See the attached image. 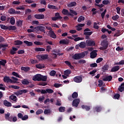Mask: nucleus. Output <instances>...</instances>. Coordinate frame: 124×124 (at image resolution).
<instances>
[{"label":"nucleus","instance_id":"nucleus-1","mask_svg":"<svg viewBox=\"0 0 124 124\" xmlns=\"http://www.w3.org/2000/svg\"><path fill=\"white\" fill-rule=\"evenodd\" d=\"M85 53L82 52L81 53H76L74 54L72 58L74 60H81V59H83V58L85 57Z\"/></svg>","mask_w":124,"mask_h":124},{"label":"nucleus","instance_id":"nucleus-2","mask_svg":"<svg viewBox=\"0 0 124 124\" xmlns=\"http://www.w3.org/2000/svg\"><path fill=\"white\" fill-rule=\"evenodd\" d=\"M109 44L108 43V41L106 40H104L103 41H102L101 45V46H103L101 47V50H106L107 48L108 47V45Z\"/></svg>","mask_w":124,"mask_h":124},{"label":"nucleus","instance_id":"nucleus-3","mask_svg":"<svg viewBox=\"0 0 124 124\" xmlns=\"http://www.w3.org/2000/svg\"><path fill=\"white\" fill-rule=\"evenodd\" d=\"M3 82H4V83H10L11 84H14V83H16V81H13L10 78H9V77L7 76L4 77Z\"/></svg>","mask_w":124,"mask_h":124},{"label":"nucleus","instance_id":"nucleus-4","mask_svg":"<svg viewBox=\"0 0 124 124\" xmlns=\"http://www.w3.org/2000/svg\"><path fill=\"white\" fill-rule=\"evenodd\" d=\"M62 17L60 15V13H56L54 17H51V20L52 21H57V20H62Z\"/></svg>","mask_w":124,"mask_h":124},{"label":"nucleus","instance_id":"nucleus-5","mask_svg":"<svg viewBox=\"0 0 124 124\" xmlns=\"http://www.w3.org/2000/svg\"><path fill=\"white\" fill-rule=\"evenodd\" d=\"M34 30H35V31H41V32H44V33H46L45 31V27L43 26H39L34 27Z\"/></svg>","mask_w":124,"mask_h":124},{"label":"nucleus","instance_id":"nucleus-6","mask_svg":"<svg viewBox=\"0 0 124 124\" xmlns=\"http://www.w3.org/2000/svg\"><path fill=\"white\" fill-rule=\"evenodd\" d=\"M9 14H11L12 15H14V14H21L20 11H15L13 8H11L9 10Z\"/></svg>","mask_w":124,"mask_h":124},{"label":"nucleus","instance_id":"nucleus-7","mask_svg":"<svg viewBox=\"0 0 124 124\" xmlns=\"http://www.w3.org/2000/svg\"><path fill=\"white\" fill-rule=\"evenodd\" d=\"M97 50L95 49L92 51L90 53V58L91 59H94L97 56Z\"/></svg>","mask_w":124,"mask_h":124},{"label":"nucleus","instance_id":"nucleus-8","mask_svg":"<svg viewBox=\"0 0 124 124\" xmlns=\"http://www.w3.org/2000/svg\"><path fill=\"white\" fill-rule=\"evenodd\" d=\"M41 79V74H36L34 75L32 78L33 81H40Z\"/></svg>","mask_w":124,"mask_h":124},{"label":"nucleus","instance_id":"nucleus-9","mask_svg":"<svg viewBox=\"0 0 124 124\" xmlns=\"http://www.w3.org/2000/svg\"><path fill=\"white\" fill-rule=\"evenodd\" d=\"M73 80L76 83H81L83 81V78L80 76H76L74 78Z\"/></svg>","mask_w":124,"mask_h":124},{"label":"nucleus","instance_id":"nucleus-10","mask_svg":"<svg viewBox=\"0 0 124 124\" xmlns=\"http://www.w3.org/2000/svg\"><path fill=\"white\" fill-rule=\"evenodd\" d=\"M79 103H80V99H75L73 101L72 105L75 107H78V106L79 105Z\"/></svg>","mask_w":124,"mask_h":124},{"label":"nucleus","instance_id":"nucleus-11","mask_svg":"<svg viewBox=\"0 0 124 124\" xmlns=\"http://www.w3.org/2000/svg\"><path fill=\"white\" fill-rule=\"evenodd\" d=\"M45 17L44 15L36 14L34 15L35 19H38V20H42V19H44Z\"/></svg>","mask_w":124,"mask_h":124},{"label":"nucleus","instance_id":"nucleus-12","mask_svg":"<svg viewBox=\"0 0 124 124\" xmlns=\"http://www.w3.org/2000/svg\"><path fill=\"white\" fill-rule=\"evenodd\" d=\"M86 45L87 46H94L95 45V42L93 41H86Z\"/></svg>","mask_w":124,"mask_h":124},{"label":"nucleus","instance_id":"nucleus-13","mask_svg":"<svg viewBox=\"0 0 124 124\" xmlns=\"http://www.w3.org/2000/svg\"><path fill=\"white\" fill-rule=\"evenodd\" d=\"M16 51H18V48L13 46L12 48L10 50V53L11 55H15Z\"/></svg>","mask_w":124,"mask_h":124},{"label":"nucleus","instance_id":"nucleus-14","mask_svg":"<svg viewBox=\"0 0 124 124\" xmlns=\"http://www.w3.org/2000/svg\"><path fill=\"white\" fill-rule=\"evenodd\" d=\"M48 34L50 37L52 38H57V35L55 34V32L54 31H48Z\"/></svg>","mask_w":124,"mask_h":124},{"label":"nucleus","instance_id":"nucleus-15","mask_svg":"<svg viewBox=\"0 0 124 124\" xmlns=\"http://www.w3.org/2000/svg\"><path fill=\"white\" fill-rule=\"evenodd\" d=\"M112 79H113V77H112V76H108L103 78V80L105 82H106L107 81H108V82H110V81H111Z\"/></svg>","mask_w":124,"mask_h":124},{"label":"nucleus","instance_id":"nucleus-16","mask_svg":"<svg viewBox=\"0 0 124 124\" xmlns=\"http://www.w3.org/2000/svg\"><path fill=\"white\" fill-rule=\"evenodd\" d=\"M3 104L5 106H6L7 107H11L12 106V104L7 101V100H4L3 101Z\"/></svg>","mask_w":124,"mask_h":124},{"label":"nucleus","instance_id":"nucleus-17","mask_svg":"<svg viewBox=\"0 0 124 124\" xmlns=\"http://www.w3.org/2000/svg\"><path fill=\"white\" fill-rule=\"evenodd\" d=\"M119 69L120 66H115L111 68L110 72H116V71H118Z\"/></svg>","mask_w":124,"mask_h":124},{"label":"nucleus","instance_id":"nucleus-18","mask_svg":"<svg viewBox=\"0 0 124 124\" xmlns=\"http://www.w3.org/2000/svg\"><path fill=\"white\" fill-rule=\"evenodd\" d=\"M21 70H23V71H25V72H28V71H30V70H31V67L29 66H22L21 67Z\"/></svg>","mask_w":124,"mask_h":124},{"label":"nucleus","instance_id":"nucleus-19","mask_svg":"<svg viewBox=\"0 0 124 124\" xmlns=\"http://www.w3.org/2000/svg\"><path fill=\"white\" fill-rule=\"evenodd\" d=\"M71 73H72V72L70 70H66L64 71V75L67 77L69 76V74H71Z\"/></svg>","mask_w":124,"mask_h":124},{"label":"nucleus","instance_id":"nucleus-20","mask_svg":"<svg viewBox=\"0 0 124 124\" xmlns=\"http://www.w3.org/2000/svg\"><path fill=\"white\" fill-rule=\"evenodd\" d=\"M21 83L23 85H29L30 84V81L27 79H24L21 80Z\"/></svg>","mask_w":124,"mask_h":124},{"label":"nucleus","instance_id":"nucleus-21","mask_svg":"<svg viewBox=\"0 0 124 124\" xmlns=\"http://www.w3.org/2000/svg\"><path fill=\"white\" fill-rule=\"evenodd\" d=\"M35 51L36 52H44V51H45V48L41 47H36L35 48Z\"/></svg>","mask_w":124,"mask_h":124},{"label":"nucleus","instance_id":"nucleus-22","mask_svg":"<svg viewBox=\"0 0 124 124\" xmlns=\"http://www.w3.org/2000/svg\"><path fill=\"white\" fill-rule=\"evenodd\" d=\"M8 30L9 31H16L17 28L15 26H8Z\"/></svg>","mask_w":124,"mask_h":124},{"label":"nucleus","instance_id":"nucleus-23","mask_svg":"<svg viewBox=\"0 0 124 124\" xmlns=\"http://www.w3.org/2000/svg\"><path fill=\"white\" fill-rule=\"evenodd\" d=\"M79 47L83 49V48L86 47V43H85V42H80L79 45Z\"/></svg>","mask_w":124,"mask_h":124},{"label":"nucleus","instance_id":"nucleus-24","mask_svg":"<svg viewBox=\"0 0 124 124\" xmlns=\"http://www.w3.org/2000/svg\"><path fill=\"white\" fill-rule=\"evenodd\" d=\"M8 88H9V89H15V90H19V89H20V87L16 85H9Z\"/></svg>","mask_w":124,"mask_h":124},{"label":"nucleus","instance_id":"nucleus-25","mask_svg":"<svg viewBox=\"0 0 124 124\" xmlns=\"http://www.w3.org/2000/svg\"><path fill=\"white\" fill-rule=\"evenodd\" d=\"M81 108L86 109V111H90V110H91V107L88 106L82 105Z\"/></svg>","mask_w":124,"mask_h":124},{"label":"nucleus","instance_id":"nucleus-26","mask_svg":"<svg viewBox=\"0 0 124 124\" xmlns=\"http://www.w3.org/2000/svg\"><path fill=\"white\" fill-rule=\"evenodd\" d=\"M24 43H25V44H26L27 46H32L33 45V43L31 42H29L28 41H24Z\"/></svg>","mask_w":124,"mask_h":124},{"label":"nucleus","instance_id":"nucleus-27","mask_svg":"<svg viewBox=\"0 0 124 124\" xmlns=\"http://www.w3.org/2000/svg\"><path fill=\"white\" fill-rule=\"evenodd\" d=\"M40 81L46 82V81H47V76L41 75Z\"/></svg>","mask_w":124,"mask_h":124},{"label":"nucleus","instance_id":"nucleus-28","mask_svg":"<svg viewBox=\"0 0 124 124\" xmlns=\"http://www.w3.org/2000/svg\"><path fill=\"white\" fill-rule=\"evenodd\" d=\"M7 62L5 60H2L1 61H0V65H2V66H5V64H6V63Z\"/></svg>","mask_w":124,"mask_h":124},{"label":"nucleus","instance_id":"nucleus-29","mask_svg":"<svg viewBox=\"0 0 124 124\" xmlns=\"http://www.w3.org/2000/svg\"><path fill=\"white\" fill-rule=\"evenodd\" d=\"M36 68H38V69H42V68H44L45 66L42 64H37L35 65Z\"/></svg>","mask_w":124,"mask_h":124},{"label":"nucleus","instance_id":"nucleus-30","mask_svg":"<svg viewBox=\"0 0 124 124\" xmlns=\"http://www.w3.org/2000/svg\"><path fill=\"white\" fill-rule=\"evenodd\" d=\"M60 44H64L65 45H67L69 42L66 41L65 40H60L59 42Z\"/></svg>","mask_w":124,"mask_h":124},{"label":"nucleus","instance_id":"nucleus-31","mask_svg":"<svg viewBox=\"0 0 124 124\" xmlns=\"http://www.w3.org/2000/svg\"><path fill=\"white\" fill-rule=\"evenodd\" d=\"M10 99L13 100V101L17 102V97L16 95H11L10 96Z\"/></svg>","mask_w":124,"mask_h":124},{"label":"nucleus","instance_id":"nucleus-32","mask_svg":"<svg viewBox=\"0 0 124 124\" xmlns=\"http://www.w3.org/2000/svg\"><path fill=\"white\" fill-rule=\"evenodd\" d=\"M82 21H85V17L81 16H80L78 19V22H79V23L81 22Z\"/></svg>","mask_w":124,"mask_h":124},{"label":"nucleus","instance_id":"nucleus-33","mask_svg":"<svg viewBox=\"0 0 124 124\" xmlns=\"http://www.w3.org/2000/svg\"><path fill=\"white\" fill-rule=\"evenodd\" d=\"M111 3V1L109 0H104L102 1L103 4H104L105 5H107V4H109Z\"/></svg>","mask_w":124,"mask_h":124},{"label":"nucleus","instance_id":"nucleus-34","mask_svg":"<svg viewBox=\"0 0 124 124\" xmlns=\"http://www.w3.org/2000/svg\"><path fill=\"white\" fill-rule=\"evenodd\" d=\"M72 96L74 99L77 98L78 97V93L77 92H74L72 94Z\"/></svg>","mask_w":124,"mask_h":124},{"label":"nucleus","instance_id":"nucleus-35","mask_svg":"<svg viewBox=\"0 0 124 124\" xmlns=\"http://www.w3.org/2000/svg\"><path fill=\"white\" fill-rule=\"evenodd\" d=\"M15 45H22L23 44V42L20 40L15 41Z\"/></svg>","mask_w":124,"mask_h":124},{"label":"nucleus","instance_id":"nucleus-36","mask_svg":"<svg viewBox=\"0 0 124 124\" xmlns=\"http://www.w3.org/2000/svg\"><path fill=\"white\" fill-rule=\"evenodd\" d=\"M62 13L63 15H68L69 12H68V10L63 9L62 11Z\"/></svg>","mask_w":124,"mask_h":124},{"label":"nucleus","instance_id":"nucleus-37","mask_svg":"<svg viewBox=\"0 0 124 124\" xmlns=\"http://www.w3.org/2000/svg\"><path fill=\"white\" fill-rule=\"evenodd\" d=\"M76 6V2H72L68 5V7H73V6Z\"/></svg>","mask_w":124,"mask_h":124},{"label":"nucleus","instance_id":"nucleus-38","mask_svg":"<svg viewBox=\"0 0 124 124\" xmlns=\"http://www.w3.org/2000/svg\"><path fill=\"white\" fill-rule=\"evenodd\" d=\"M10 22L11 25H15V18L13 17H11Z\"/></svg>","mask_w":124,"mask_h":124},{"label":"nucleus","instance_id":"nucleus-39","mask_svg":"<svg viewBox=\"0 0 124 124\" xmlns=\"http://www.w3.org/2000/svg\"><path fill=\"white\" fill-rule=\"evenodd\" d=\"M0 28L2 30H8V27L3 24L0 25Z\"/></svg>","mask_w":124,"mask_h":124},{"label":"nucleus","instance_id":"nucleus-40","mask_svg":"<svg viewBox=\"0 0 124 124\" xmlns=\"http://www.w3.org/2000/svg\"><path fill=\"white\" fill-rule=\"evenodd\" d=\"M59 112H63L65 111V108L64 107H60L59 108Z\"/></svg>","mask_w":124,"mask_h":124},{"label":"nucleus","instance_id":"nucleus-41","mask_svg":"<svg viewBox=\"0 0 124 124\" xmlns=\"http://www.w3.org/2000/svg\"><path fill=\"white\" fill-rule=\"evenodd\" d=\"M12 75H13V76L17 77V78H21V76L19 75V74L16 72H13Z\"/></svg>","mask_w":124,"mask_h":124},{"label":"nucleus","instance_id":"nucleus-42","mask_svg":"<svg viewBox=\"0 0 124 124\" xmlns=\"http://www.w3.org/2000/svg\"><path fill=\"white\" fill-rule=\"evenodd\" d=\"M47 7L49 8V9H57V7L53 5L48 4Z\"/></svg>","mask_w":124,"mask_h":124},{"label":"nucleus","instance_id":"nucleus-43","mask_svg":"<svg viewBox=\"0 0 124 124\" xmlns=\"http://www.w3.org/2000/svg\"><path fill=\"white\" fill-rule=\"evenodd\" d=\"M119 18H120V16L118 15H116L112 17V19L113 20V21H117Z\"/></svg>","mask_w":124,"mask_h":124},{"label":"nucleus","instance_id":"nucleus-44","mask_svg":"<svg viewBox=\"0 0 124 124\" xmlns=\"http://www.w3.org/2000/svg\"><path fill=\"white\" fill-rule=\"evenodd\" d=\"M56 73H57V72L55 70H52L50 73H49V75L50 76L54 77L55 75H56Z\"/></svg>","mask_w":124,"mask_h":124},{"label":"nucleus","instance_id":"nucleus-45","mask_svg":"<svg viewBox=\"0 0 124 124\" xmlns=\"http://www.w3.org/2000/svg\"><path fill=\"white\" fill-rule=\"evenodd\" d=\"M93 28L95 29V30H98L99 29V26L97 25V23L94 22L93 23Z\"/></svg>","mask_w":124,"mask_h":124},{"label":"nucleus","instance_id":"nucleus-46","mask_svg":"<svg viewBox=\"0 0 124 124\" xmlns=\"http://www.w3.org/2000/svg\"><path fill=\"white\" fill-rule=\"evenodd\" d=\"M6 47H8V45L6 44H0V48H6Z\"/></svg>","mask_w":124,"mask_h":124},{"label":"nucleus","instance_id":"nucleus-47","mask_svg":"<svg viewBox=\"0 0 124 124\" xmlns=\"http://www.w3.org/2000/svg\"><path fill=\"white\" fill-rule=\"evenodd\" d=\"M102 109V108H101V107L97 106L95 108V110L96 111V112H100Z\"/></svg>","mask_w":124,"mask_h":124},{"label":"nucleus","instance_id":"nucleus-48","mask_svg":"<svg viewBox=\"0 0 124 124\" xmlns=\"http://www.w3.org/2000/svg\"><path fill=\"white\" fill-rule=\"evenodd\" d=\"M107 12V10L106 9H105L104 12L101 14V16L102 19L104 18V17L105 16V14H106V12Z\"/></svg>","mask_w":124,"mask_h":124},{"label":"nucleus","instance_id":"nucleus-49","mask_svg":"<svg viewBox=\"0 0 124 124\" xmlns=\"http://www.w3.org/2000/svg\"><path fill=\"white\" fill-rule=\"evenodd\" d=\"M120 95L119 93H117L114 95L113 98L114 99H119L120 98Z\"/></svg>","mask_w":124,"mask_h":124},{"label":"nucleus","instance_id":"nucleus-50","mask_svg":"<svg viewBox=\"0 0 124 124\" xmlns=\"http://www.w3.org/2000/svg\"><path fill=\"white\" fill-rule=\"evenodd\" d=\"M54 93V90L51 89H46V93Z\"/></svg>","mask_w":124,"mask_h":124},{"label":"nucleus","instance_id":"nucleus-51","mask_svg":"<svg viewBox=\"0 0 124 124\" xmlns=\"http://www.w3.org/2000/svg\"><path fill=\"white\" fill-rule=\"evenodd\" d=\"M48 59V54L42 55V60H47Z\"/></svg>","mask_w":124,"mask_h":124},{"label":"nucleus","instance_id":"nucleus-52","mask_svg":"<svg viewBox=\"0 0 124 124\" xmlns=\"http://www.w3.org/2000/svg\"><path fill=\"white\" fill-rule=\"evenodd\" d=\"M42 113H43V110L38 109V110L36 111V115H40V114H42Z\"/></svg>","mask_w":124,"mask_h":124},{"label":"nucleus","instance_id":"nucleus-53","mask_svg":"<svg viewBox=\"0 0 124 124\" xmlns=\"http://www.w3.org/2000/svg\"><path fill=\"white\" fill-rule=\"evenodd\" d=\"M93 31H90V32H84V35H87L90 36V35H92L93 34Z\"/></svg>","mask_w":124,"mask_h":124},{"label":"nucleus","instance_id":"nucleus-54","mask_svg":"<svg viewBox=\"0 0 124 124\" xmlns=\"http://www.w3.org/2000/svg\"><path fill=\"white\" fill-rule=\"evenodd\" d=\"M44 113L45 114H51V109H45Z\"/></svg>","mask_w":124,"mask_h":124},{"label":"nucleus","instance_id":"nucleus-55","mask_svg":"<svg viewBox=\"0 0 124 124\" xmlns=\"http://www.w3.org/2000/svg\"><path fill=\"white\" fill-rule=\"evenodd\" d=\"M29 119V116L28 115H25L22 117V119H21L22 121H27Z\"/></svg>","mask_w":124,"mask_h":124},{"label":"nucleus","instance_id":"nucleus-56","mask_svg":"<svg viewBox=\"0 0 124 124\" xmlns=\"http://www.w3.org/2000/svg\"><path fill=\"white\" fill-rule=\"evenodd\" d=\"M38 11L40 13H42V12H44L46 11V9L45 8H41V9H38Z\"/></svg>","mask_w":124,"mask_h":124},{"label":"nucleus","instance_id":"nucleus-57","mask_svg":"<svg viewBox=\"0 0 124 124\" xmlns=\"http://www.w3.org/2000/svg\"><path fill=\"white\" fill-rule=\"evenodd\" d=\"M118 90L119 91V92H120L121 93H123V92H124V86H122L121 85L119 87V88H118Z\"/></svg>","mask_w":124,"mask_h":124},{"label":"nucleus","instance_id":"nucleus-58","mask_svg":"<svg viewBox=\"0 0 124 124\" xmlns=\"http://www.w3.org/2000/svg\"><path fill=\"white\" fill-rule=\"evenodd\" d=\"M103 61V58H99L97 59L96 62L97 63H99L100 62H101Z\"/></svg>","mask_w":124,"mask_h":124},{"label":"nucleus","instance_id":"nucleus-59","mask_svg":"<svg viewBox=\"0 0 124 124\" xmlns=\"http://www.w3.org/2000/svg\"><path fill=\"white\" fill-rule=\"evenodd\" d=\"M78 63L79 64H84V63H86V60H80L78 61Z\"/></svg>","mask_w":124,"mask_h":124},{"label":"nucleus","instance_id":"nucleus-60","mask_svg":"<svg viewBox=\"0 0 124 124\" xmlns=\"http://www.w3.org/2000/svg\"><path fill=\"white\" fill-rule=\"evenodd\" d=\"M34 44H35V45H43V43H42L41 42L35 41L34 42Z\"/></svg>","mask_w":124,"mask_h":124},{"label":"nucleus","instance_id":"nucleus-61","mask_svg":"<svg viewBox=\"0 0 124 124\" xmlns=\"http://www.w3.org/2000/svg\"><path fill=\"white\" fill-rule=\"evenodd\" d=\"M10 117V113L8 112L7 114H5V119L7 120Z\"/></svg>","mask_w":124,"mask_h":124},{"label":"nucleus","instance_id":"nucleus-62","mask_svg":"<svg viewBox=\"0 0 124 124\" xmlns=\"http://www.w3.org/2000/svg\"><path fill=\"white\" fill-rule=\"evenodd\" d=\"M90 67H97V64L96 63H92L90 64Z\"/></svg>","mask_w":124,"mask_h":124},{"label":"nucleus","instance_id":"nucleus-63","mask_svg":"<svg viewBox=\"0 0 124 124\" xmlns=\"http://www.w3.org/2000/svg\"><path fill=\"white\" fill-rule=\"evenodd\" d=\"M54 86L55 88H60V87L62 86V84L55 83Z\"/></svg>","mask_w":124,"mask_h":124},{"label":"nucleus","instance_id":"nucleus-64","mask_svg":"<svg viewBox=\"0 0 124 124\" xmlns=\"http://www.w3.org/2000/svg\"><path fill=\"white\" fill-rule=\"evenodd\" d=\"M0 20L1 21H6V16H2L0 17Z\"/></svg>","mask_w":124,"mask_h":124}]
</instances>
